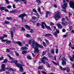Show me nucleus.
<instances>
[{
  "label": "nucleus",
  "mask_w": 74,
  "mask_h": 74,
  "mask_svg": "<svg viewBox=\"0 0 74 74\" xmlns=\"http://www.w3.org/2000/svg\"><path fill=\"white\" fill-rule=\"evenodd\" d=\"M32 47L34 49V53H36L37 52H38L39 50L38 48H43L42 46L39 44L37 42H35V40L34 39H32L31 40H29L28 41L29 44H32Z\"/></svg>",
  "instance_id": "obj_1"
},
{
  "label": "nucleus",
  "mask_w": 74,
  "mask_h": 74,
  "mask_svg": "<svg viewBox=\"0 0 74 74\" xmlns=\"http://www.w3.org/2000/svg\"><path fill=\"white\" fill-rule=\"evenodd\" d=\"M16 66L17 67H19L20 69V72H21L22 73H23V68L22 66H23V64H16Z\"/></svg>",
  "instance_id": "obj_2"
},
{
  "label": "nucleus",
  "mask_w": 74,
  "mask_h": 74,
  "mask_svg": "<svg viewBox=\"0 0 74 74\" xmlns=\"http://www.w3.org/2000/svg\"><path fill=\"white\" fill-rule=\"evenodd\" d=\"M44 25L47 27V29H49V30H51V27H50L47 26V25H46V24L45 23L43 22L42 23V24L41 25V26L42 27V29H44Z\"/></svg>",
  "instance_id": "obj_3"
},
{
  "label": "nucleus",
  "mask_w": 74,
  "mask_h": 74,
  "mask_svg": "<svg viewBox=\"0 0 74 74\" xmlns=\"http://www.w3.org/2000/svg\"><path fill=\"white\" fill-rule=\"evenodd\" d=\"M60 13L59 11H58L56 12V14L54 17L56 20H58L60 18V16L59 15Z\"/></svg>",
  "instance_id": "obj_4"
},
{
  "label": "nucleus",
  "mask_w": 74,
  "mask_h": 74,
  "mask_svg": "<svg viewBox=\"0 0 74 74\" xmlns=\"http://www.w3.org/2000/svg\"><path fill=\"white\" fill-rule=\"evenodd\" d=\"M65 55L64 54H62L61 55L59 58V60H66V59L65 58Z\"/></svg>",
  "instance_id": "obj_5"
},
{
  "label": "nucleus",
  "mask_w": 74,
  "mask_h": 74,
  "mask_svg": "<svg viewBox=\"0 0 74 74\" xmlns=\"http://www.w3.org/2000/svg\"><path fill=\"white\" fill-rule=\"evenodd\" d=\"M63 1L64 2V4L63 5H62V8H63L64 10H65L66 8L67 7V3H66V0H63Z\"/></svg>",
  "instance_id": "obj_6"
},
{
  "label": "nucleus",
  "mask_w": 74,
  "mask_h": 74,
  "mask_svg": "<svg viewBox=\"0 0 74 74\" xmlns=\"http://www.w3.org/2000/svg\"><path fill=\"white\" fill-rule=\"evenodd\" d=\"M70 6L71 8H74V2L72 1H71L69 3Z\"/></svg>",
  "instance_id": "obj_7"
},
{
  "label": "nucleus",
  "mask_w": 74,
  "mask_h": 74,
  "mask_svg": "<svg viewBox=\"0 0 74 74\" xmlns=\"http://www.w3.org/2000/svg\"><path fill=\"white\" fill-rule=\"evenodd\" d=\"M15 28L14 27L13 29V30L11 31L10 32V34H11V37H14V33L15 32Z\"/></svg>",
  "instance_id": "obj_8"
},
{
  "label": "nucleus",
  "mask_w": 74,
  "mask_h": 74,
  "mask_svg": "<svg viewBox=\"0 0 74 74\" xmlns=\"http://www.w3.org/2000/svg\"><path fill=\"white\" fill-rule=\"evenodd\" d=\"M26 16V14H21L18 16L19 18H23L24 17Z\"/></svg>",
  "instance_id": "obj_9"
},
{
  "label": "nucleus",
  "mask_w": 74,
  "mask_h": 74,
  "mask_svg": "<svg viewBox=\"0 0 74 74\" xmlns=\"http://www.w3.org/2000/svg\"><path fill=\"white\" fill-rule=\"evenodd\" d=\"M62 65H63V66H64V65H66V62L65 61H66V60H62Z\"/></svg>",
  "instance_id": "obj_10"
},
{
  "label": "nucleus",
  "mask_w": 74,
  "mask_h": 74,
  "mask_svg": "<svg viewBox=\"0 0 74 74\" xmlns=\"http://www.w3.org/2000/svg\"><path fill=\"white\" fill-rule=\"evenodd\" d=\"M5 65L4 64H3L2 65L1 68L2 69L3 71H5Z\"/></svg>",
  "instance_id": "obj_11"
},
{
  "label": "nucleus",
  "mask_w": 74,
  "mask_h": 74,
  "mask_svg": "<svg viewBox=\"0 0 74 74\" xmlns=\"http://www.w3.org/2000/svg\"><path fill=\"white\" fill-rule=\"evenodd\" d=\"M44 60H48V59L47 57L44 56L41 60L42 62H44L45 61Z\"/></svg>",
  "instance_id": "obj_12"
},
{
  "label": "nucleus",
  "mask_w": 74,
  "mask_h": 74,
  "mask_svg": "<svg viewBox=\"0 0 74 74\" xmlns=\"http://www.w3.org/2000/svg\"><path fill=\"white\" fill-rule=\"evenodd\" d=\"M70 59L71 62H73L74 59V54L73 55L72 57H71L70 58Z\"/></svg>",
  "instance_id": "obj_13"
},
{
  "label": "nucleus",
  "mask_w": 74,
  "mask_h": 74,
  "mask_svg": "<svg viewBox=\"0 0 74 74\" xmlns=\"http://www.w3.org/2000/svg\"><path fill=\"white\" fill-rule=\"evenodd\" d=\"M57 26L59 29H62V26L59 23L58 24Z\"/></svg>",
  "instance_id": "obj_14"
},
{
  "label": "nucleus",
  "mask_w": 74,
  "mask_h": 74,
  "mask_svg": "<svg viewBox=\"0 0 74 74\" xmlns=\"http://www.w3.org/2000/svg\"><path fill=\"white\" fill-rule=\"evenodd\" d=\"M61 23H62L63 25V26H66L67 25V22L66 21L65 22H62Z\"/></svg>",
  "instance_id": "obj_15"
},
{
  "label": "nucleus",
  "mask_w": 74,
  "mask_h": 74,
  "mask_svg": "<svg viewBox=\"0 0 74 74\" xmlns=\"http://www.w3.org/2000/svg\"><path fill=\"white\" fill-rule=\"evenodd\" d=\"M52 62L55 64V65H56V66H59V62H57V63H56L55 62H54L53 61H52Z\"/></svg>",
  "instance_id": "obj_16"
},
{
  "label": "nucleus",
  "mask_w": 74,
  "mask_h": 74,
  "mask_svg": "<svg viewBox=\"0 0 74 74\" xmlns=\"http://www.w3.org/2000/svg\"><path fill=\"white\" fill-rule=\"evenodd\" d=\"M66 70L68 72V73H69L70 70V68H69V67H66Z\"/></svg>",
  "instance_id": "obj_17"
},
{
  "label": "nucleus",
  "mask_w": 74,
  "mask_h": 74,
  "mask_svg": "<svg viewBox=\"0 0 74 74\" xmlns=\"http://www.w3.org/2000/svg\"><path fill=\"white\" fill-rule=\"evenodd\" d=\"M21 50H23L24 49H27V47H23L21 48Z\"/></svg>",
  "instance_id": "obj_18"
},
{
  "label": "nucleus",
  "mask_w": 74,
  "mask_h": 74,
  "mask_svg": "<svg viewBox=\"0 0 74 74\" xmlns=\"http://www.w3.org/2000/svg\"><path fill=\"white\" fill-rule=\"evenodd\" d=\"M25 27L27 28V29L28 30H30V27L28 26L27 25H25Z\"/></svg>",
  "instance_id": "obj_19"
},
{
  "label": "nucleus",
  "mask_w": 74,
  "mask_h": 74,
  "mask_svg": "<svg viewBox=\"0 0 74 74\" xmlns=\"http://www.w3.org/2000/svg\"><path fill=\"white\" fill-rule=\"evenodd\" d=\"M15 1H16V2H18H18H21V1H22L24 2L25 1V0H14Z\"/></svg>",
  "instance_id": "obj_20"
},
{
  "label": "nucleus",
  "mask_w": 74,
  "mask_h": 74,
  "mask_svg": "<svg viewBox=\"0 0 74 74\" xmlns=\"http://www.w3.org/2000/svg\"><path fill=\"white\" fill-rule=\"evenodd\" d=\"M5 8H6L5 7H2L0 8V10L1 11H3V10H4Z\"/></svg>",
  "instance_id": "obj_21"
},
{
  "label": "nucleus",
  "mask_w": 74,
  "mask_h": 74,
  "mask_svg": "<svg viewBox=\"0 0 74 74\" xmlns=\"http://www.w3.org/2000/svg\"><path fill=\"white\" fill-rule=\"evenodd\" d=\"M5 24H6L7 25H10V23L9 21H5Z\"/></svg>",
  "instance_id": "obj_22"
},
{
  "label": "nucleus",
  "mask_w": 74,
  "mask_h": 74,
  "mask_svg": "<svg viewBox=\"0 0 74 74\" xmlns=\"http://www.w3.org/2000/svg\"><path fill=\"white\" fill-rule=\"evenodd\" d=\"M51 34H47L45 35V37H49V36H51Z\"/></svg>",
  "instance_id": "obj_23"
},
{
  "label": "nucleus",
  "mask_w": 74,
  "mask_h": 74,
  "mask_svg": "<svg viewBox=\"0 0 74 74\" xmlns=\"http://www.w3.org/2000/svg\"><path fill=\"white\" fill-rule=\"evenodd\" d=\"M38 69L39 70L42 69H43V66H40L38 67Z\"/></svg>",
  "instance_id": "obj_24"
},
{
  "label": "nucleus",
  "mask_w": 74,
  "mask_h": 74,
  "mask_svg": "<svg viewBox=\"0 0 74 74\" xmlns=\"http://www.w3.org/2000/svg\"><path fill=\"white\" fill-rule=\"evenodd\" d=\"M49 14V12L48 11H47L46 12V18L48 17V15Z\"/></svg>",
  "instance_id": "obj_25"
},
{
  "label": "nucleus",
  "mask_w": 74,
  "mask_h": 74,
  "mask_svg": "<svg viewBox=\"0 0 74 74\" xmlns=\"http://www.w3.org/2000/svg\"><path fill=\"white\" fill-rule=\"evenodd\" d=\"M38 10L39 12H40V14H41V9H40V8H38Z\"/></svg>",
  "instance_id": "obj_26"
},
{
  "label": "nucleus",
  "mask_w": 74,
  "mask_h": 74,
  "mask_svg": "<svg viewBox=\"0 0 74 74\" xmlns=\"http://www.w3.org/2000/svg\"><path fill=\"white\" fill-rule=\"evenodd\" d=\"M33 11L34 12H35L36 14H37V12L36 10V8H34L33 9Z\"/></svg>",
  "instance_id": "obj_27"
},
{
  "label": "nucleus",
  "mask_w": 74,
  "mask_h": 74,
  "mask_svg": "<svg viewBox=\"0 0 74 74\" xmlns=\"http://www.w3.org/2000/svg\"><path fill=\"white\" fill-rule=\"evenodd\" d=\"M6 19H7V20H12V18L11 17H6Z\"/></svg>",
  "instance_id": "obj_28"
},
{
  "label": "nucleus",
  "mask_w": 74,
  "mask_h": 74,
  "mask_svg": "<svg viewBox=\"0 0 74 74\" xmlns=\"http://www.w3.org/2000/svg\"><path fill=\"white\" fill-rule=\"evenodd\" d=\"M7 56H8V57L9 58H10V59H14L12 58L11 57V56H10V54H7Z\"/></svg>",
  "instance_id": "obj_29"
},
{
  "label": "nucleus",
  "mask_w": 74,
  "mask_h": 74,
  "mask_svg": "<svg viewBox=\"0 0 74 74\" xmlns=\"http://www.w3.org/2000/svg\"><path fill=\"white\" fill-rule=\"evenodd\" d=\"M11 41L10 40H8L6 41V44H10Z\"/></svg>",
  "instance_id": "obj_30"
},
{
  "label": "nucleus",
  "mask_w": 74,
  "mask_h": 74,
  "mask_svg": "<svg viewBox=\"0 0 74 74\" xmlns=\"http://www.w3.org/2000/svg\"><path fill=\"white\" fill-rule=\"evenodd\" d=\"M27 51H23L22 52V54H26V53H27Z\"/></svg>",
  "instance_id": "obj_31"
},
{
  "label": "nucleus",
  "mask_w": 74,
  "mask_h": 74,
  "mask_svg": "<svg viewBox=\"0 0 74 74\" xmlns=\"http://www.w3.org/2000/svg\"><path fill=\"white\" fill-rule=\"evenodd\" d=\"M26 37H31V36L30 35H29V34H27L26 35Z\"/></svg>",
  "instance_id": "obj_32"
},
{
  "label": "nucleus",
  "mask_w": 74,
  "mask_h": 74,
  "mask_svg": "<svg viewBox=\"0 0 74 74\" xmlns=\"http://www.w3.org/2000/svg\"><path fill=\"white\" fill-rule=\"evenodd\" d=\"M27 58L28 59H29V60H31V59H32V58L29 56H27Z\"/></svg>",
  "instance_id": "obj_33"
},
{
  "label": "nucleus",
  "mask_w": 74,
  "mask_h": 74,
  "mask_svg": "<svg viewBox=\"0 0 74 74\" xmlns=\"http://www.w3.org/2000/svg\"><path fill=\"white\" fill-rule=\"evenodd\" d=\"M9 72L12 71H14V70L12 69V68H10L9 69Z\"/></svg>",
  "instance_id": "obj_34"
},
{
  "label": "nucleus",
  "mask_w": 74,
  "mask_h": 74,
  "mask_svg": "<svg viewBox=\"0 0 74 74\" xmlns=\"http://www.w3.org/2000/svg\"><path fill=\"white\" fill-rule=\"evenodd\" d=\"M18 43L19 46H21V45H22V43H21V42L18 41Z\"/></svg>",
  "instance_id": "obj_35"
},
{
  "label": "nucleus",
  "mask_w": 74,
  "mask_h": 74,
  "mask_svg": "<svg viewBox=\"0 0 74 74\" xmlns=\"http://www.w3.org/2000/svg\"><path fill=\"white\" fill-rule=\"evenodd\" d=\"M51 53H52L53 54H54V53H55V51H54V49H52L51 52Z\"/></svg>",
  "instance_id": "obj_36"
},
{
  "label": "nucleus",
  "mask_w": 74,
  "mask_h": 74,
  "mask_svg": "<svg viewBox=\"0 0 74 74\" xmlns=\"http://www.w3.org/2000/svg\"><path fill=\"white\" fill-rule=\"evenodd\" d=\"M7 60L5 59L3 61V63H7Z\"/></svg>",
  "instance_id": "obj_37"
},
{
  "label": "nucleus",
  "mask_w": 74,
  "mask_h": 74,
  "mask_svg": "<svg viewBox=\"0 0 74 74\" xmlns=\"http://www.w3.org/2000/svg\"><path fill=\"white\" fill-rule=\"evenodd\" d=\"M43 44L44 47H47V45H46V43L44 42H42Z\"/></svg>",
  "instance_id": "obj_38"
},
{
  "label": "nucleus",
  "mask_w": 74,
  "mask_h": 74,
  "mask_svg": "<svg viewBox=\"0 0 74 74\" xmlns=\"http://www.w3.org/2000/svg\"><path fill=\"white\" fill-rule=\"evenodd\" d=\"M14 63L15 64L16 66L17 64H17V63H18V61L17 60H16L15 61H14Z\"/></svg>",
  "instance_id": "obj_39"
},
{
  "label": "nucleus",
  "mask_w": 74,
  "mask_h": 74,
  "mask_svg": "<svg viewBox=\"0 0 74 74\" xmlns=\"http://www.w3.org/2000/svg\"><path fill=\"white\" fill-rule=\"evenodd\" d=\"M58 34L57 33H56V32H54V36H56H56H58Z\"/></svg>",
  "instance_id": "obj_40"
},
{
  "label": "nucleus",
  "mask_w": 74,
  "mask_h": 74,
  "mask_svg": "<svg viewBox=\"0 0 74 74\" xmlns=\"http://www.w3.org/2000/svg\"><path fill=\"white\" fill-rule=\"evenodd\" d=\"M15 53H16V56H18L19 55V53H18V52H17V51H15Z\"/></svg>",
  "instance_id": "obj_41"
},
{
  "label": "nucleus",
  "mask_w": 74,
  "mask_h": 74,
  "mask_svg": "<svg viewBox=\"0 0 74 74\" xmlns=\"http://www.w3.org/2000/svg\"><path fill=\"white\" fill-rule=\"evenodd\" d=\"M33 19L35 21V20H37V18L36 17L34 16L33 17Z\"/></svg>",
  "instance_id": "obj_42"
},
{
  "label": "nucleus",
  "mask_w": 74,
  "mask_h": 74,
  "mask_svg": "<svg viewBox=\"0 0 74 74\" xmlns=\"http://www.w3.org/2000/svg\"><path fill=\"white\" fill-rule=\"evenodd\" d=\"M7 41V40L6 39L5 40H1V42H5L6 41Z\"/></svg>",
  "instance_id": "obj_43"
},
{
  "label": "nucleus",
  "mask_w": 74,
  "mask_h": 74,
  "mask_svg": "<svg viewBox=\"0 0 74 74\" xmlns=\"http://www.w3.org/2000/svg\"><path fill=\"white\" fill-rule=\"evenodd\" d=\"M34 30L33 29H31L30 31L31 33H34Z\"/></svg>",
  "instance_id": "obj_44"
},
{
  "label": "nucleus",
  "mask_w": 74,
  "mask_h": 74,
  "mask_svg": "<svg viewBox=\"0 0 74 74\" xmlns=\"http://www.w3.org/2000/svg\"><path fill=\"white\" fill-rule=\"evenodd\" d=\"M3 39L4 37H3V36L0 37V40L2 41V40H3Z\"/></svg>",
  "instance_id": "obj_45"
},
{
  "label": "nucleus",
  "mask_w": 74,
  "mask_h": 74,
  "mask_svg": "<svg viewBox=\"0 0 74 74\" xmlns=\"http://www.w3.org/2000/svg\"><path fill=\"white\" fill-rule=\"evenodd\" d=\"M11 8V6L10 5H8L7 7V8Z\"/></svg>",
  "instance_id": "obj_46"
},
{
  "label": "nucleus",
  "mask_w": 74,
  "mask_h": 74,
  "mask_svg": "<svg viewBox=\"0 0 74 74\" xmlns=\"http://www.w3.org/2000/svg\"><path fill=\"white\" fill-rule=\"evenodd\" d=\"M10 52V49H6V52H8V53H9Z\"/></svg>",
  "instance_id": "obj_47"
},
{
  "label": "nucleus",
  "mask_w": 74,
  "mask_h": 74,
  "mask_svg": "<svg viewBox=\"0 0 74 74\" xmlns=\"http://www.w3.org/2000/svg\"><path fill=\"white\" fill-rule=\"evenodd\" d=\"M3 59H4V57L3 56L1 57V58H0V61L2 60H3Z\"/></svg>",
  "instance_id": "obj_48"
},
{
  "label": "nucleus",
  "mask_w": 74,
  "mask_h": 74,
  "mask_svg": "<svg viewBox=\"0 0 74 74\" xmlns=\"http://www.w3.org/2000/svg\"><path fill=\"white\" fill-rule=\"evenodd\" d=\"M46 66H47L48 67H50V65H49V64H48V63H47L46 64Z\"/></svg>",
  "instance_id": "obj_49"
},
{
  "label": "nucleus",
  "mask_w": 74,
  "mask_h": 74,
  "mask_svg": "<svg viewBox=\"0 0 74 74\" xmlns=\"http://www.w3.org/2000/svg\"><path fill=\"white\" fill-rule=\"evenodd\" d=\"M7 35H3V37L4 38L5 37H7Z\"/></svg>",
  "instance_id": "obj_50"
},
{
  "label": "nucleus",
  "mask_w": 74,
  "mask_h": 74,
  "mask_svg": "<svg viewBox=\"0 0 74 74\" xmlns=\"http://www.w3.org/2000/svg\"><path fill=\"white\" fill-rule=\"evenodd\" d=\"M56 32L58 34H59V30L58 29H56Z\"/></svg>",
  "instance_id": "obj_51"
},
{
  "label": "nucleus",
  "mask_w": 74,
  "mask_h": 74,
  "mask_svg": "<svg viewBox=\"0 0 74 74\" xmlns=\"http://www.w3.org/2000/svg\"><path fill=\"white\" fill-rule=\"evenodd\" d=\"M21 29H22V30H23V31H25V29L23 28V27H22Z\"/></svg>",
  "instance_id": "obj_52"
},
{
  "label": "nucleus",
  "mask_w": 74,
  "mask_h": 74,
  "mask_svg": "<svg viewBox=\"0 0 74 74\" xmlns=\"http://www.w3.org/2000/svg\"><path fill=\"white\" fill-rule=\"evenodd\" d=\"M37 40H38V41H42V40H41V39H40V38H39L37 39Z\"/></svg>",
  "instance_id": "obj_53"
},
{
  "label": "nucleus",
  "mask_w": 74,
  "mask_h": 74,
  "mask_svg": "<svg viewBox=\"0 0 74 74\" xmlns=\"http://www.w3.org/2000/svg\"><path fill=\"white\" fill-rule=\"evenodd\" d=\"M62 21H64V22L65 21V19L64 18H62Z\"/></svg>",
  "instance_id": "obj_54"
},
{
  "label": "nucleus",
  "mask_w": 74,
  "mask_h": 74,
  "mask_svg": "<svg viewBox=\"0 0 74 74\" xmlns=\"http://www.w3.org/2000/svg\"><path fill=\"white\" fill-rule=\"evenodd\" d=\"M42 55H43V56H44L45 55V52L43 51L42 52Z\"/></svg>",
  "instance_id": "obj_55"
},
{
  "label": "nucleus",
  "mask_w": 74,
  "mask_h": 74,
  "mask_svg": "<svg viewBox=\"0 0 74 74\" xmlns=\"http://www.w3.org/2000/svg\"><path fill=\"white\" fill-rule=\"evenodd\" d=\"M56 53L57 54H58V49H56Z\"/></svg>",
  "instance_id": "obj_56"
},
{
  "label": "nucleus",
  "mask_w": 74,
  "mask_h": 74,
  "mask_svg": "<svg viewBox=\"0 0 74 74\" xmlns=\"http://www.w3.org/2000/svg\"><path fill=\"white\" fill-rule=\"evenodd\" d=\"M36 1L38 3H41V1L40 0H36Z\"/></svg>",
  "instance_id": "obj_57"
},
{
  "label": "nucleus",
  "mask_w": 74,
  "mask_h": 74,
  "mask_svg": "<svg viewBox=\"0 0 74 74\" xmlns=\"http://www.w3.org/2000/svg\"><path fill=\"white\" fill-rule=\"evenodd\" d=\"M6 2L8 4H10V3L9 2V1H8V0H5Z\"/></svg>",
  "instance_id": "obj_58"
},
{
  "label": "nucleus",
  "mask_w": 74,
  "mask_h": 74,
  "mask_svg": "<svg viewBox=\"0 0 74 74\" xmlns=\"http://www.w3.org/2000/svg\"><path fill=\"white\" fill-rule=\"evenodd\" d=\"M13 8H16V7H15V4H13Z\"/></svg>",
  "instance_id": "obj_59"
},
{
  "label": "nucleus",
  "mask_w": 74,
  "mask_h": 74,
  "mask_svg": "<svg viewBox=\"0 0 74 74\" xmlns=\"http://www.w3.org/2000/svg\"><path fill=\"white\" fill-rule=\"evenodd\" d=\"M50 25H54V24L52 22L50 23Z\"/></svg>",
  "instance_id": "obj_60"
},
{
  "label": "nucleus",
  "mask_w": 74,
  "mask_h": 74,
  "mask_svg": "<svg viewBox=\"0 0 74 74\" xmlns=\"http://www.w3.org/2000/svg\"><path fill=\"white\" fill-rule=\"evenodd\" d=\"M52 28L54 30V29H56V27L55 26H53L52 27Z\"/></svg>",
  "instance_id": "obj_61"
},
{
  "label": "nucleus",
  "mask_w": 74,
  "mask_h": 74,
  "mask_svg": "<svg viewBox=\"0 0 74 74\" xmlns=\"http://www.w3.org/2000/svg\"><path fill=\"white\" fill-rule=\"evenodd\" d=\"M69 47H71V42H70L69 44Z\"/></svg>",
  "instance_id": "obj_62"
},
{
  "label": "nucleus",
  "mask_w": 74,
  "mask_h": 74,
  "mask_svg": "<svg viewBox=\"0 0 74 74\" xmlns=\"http://www.w3.org/2000/svg\"><path fill=\"white\" fill-rule=\"evenodd\" d=\"M5 12H8V10L7 9H6L5 10Z\"/></svg>",
  "instance_id": "obj_63"
},
{
  "label": "nucleus",
  "mask_w": 74,
  "mask_h": 74,
  "mask_svg": "<svg viewBox=\"0 0 74 74\" xmlns=\"http://www.w3.org/2000/svg\"><path fill=\"white\" fill-rule=\"evenodd\" d=\"M66 32V30L65 29H62V32Z\"/></svg>",
  "instance_id": "obj_64"
}]
</instances>
